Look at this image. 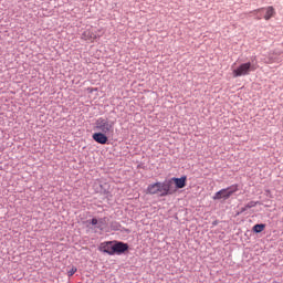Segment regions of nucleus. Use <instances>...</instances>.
Listing matches in <instances>:
<instances>
[{"label":"nucleus","mask_w":283,"mask_h":283,"mask_svg":"<svg viewBox=\"0 0 283 283\" xmlns=\"http://www.w3.org/2000/svg\"><path fill=\"white\" fill-rule=\"evenodd\" d=\"M113 255H123L126 251H129V244L123 241H113Z\"/></svg>","instance_id":"obj_4"},{"label":"nucleus","mask_w":283,"mask_h":283,"mask_svg":"<svg viewBox=\"0 0 283 283\" xmlns=\"http://www.w3.org/2000/svg\"><path fill=\"white\" fill-rule=\"evenodd\" d=\"M168 181H171V185L175 182V189H185V187H187V176L180 178L172 177L171 179H168Z\"/></svg>","instance_id":"obj_7"},{"label":"nucleus","mask_w":283,"mask_h":283,"mask_svg":"<svg viewBox=\"0 0 283 283\" xmlns=\"http://www.w3.org/2000/svg\"><path fill=\"white\" fill-rule=\"evenodd\" d=\"M247 211H249V208H247V206H244V207H242V208L240 209V212H239V213H244V212H247Z\"/></svg>","instance_id":"obj_18"},{"label":"nucleus","mask_w":283,"mask_h":283,"mask_svg":"<svg viewBox=\"0 0 283 283\" xmlns=\"http://www.w3.org/2000/svg\"><path fill=\"white\" fill-rule=\"evenodd\" d=\"M108 221H109V219L107 217L99 218L97 220L96 229H98V231H105V227H107Z\"/></svg>","instance_id":"obj_11"},{"label":"nucleus","mask_w":283,"mask_h":283,"mask_svg":"<svg viewBox=\"0 0 283 283\" xmlns=\"http://www.w3.org/2000/svg\"><path fill=\"white\" fill-rule=\"evenodd\" d=\"M115 125V120H112L107 117H99L95 120L94 129H96V132H102L112 136L114 134Z\"/></svg>","instance_id":"obj_1"},{"label":"nucleus","mask_w":283,"mask_h":283,"mask_svg":"<svg viewBox=\"0 0 283 283\" xmlns=\"http://www.w3.org/2000/svg\"><path fill=\"white\" fill-rule=\"evenodd\" d=\"M174 193H176V189L172 188L171 181H157V196H159V198L174 196Z\"/></svg>","instance_id":"obj_3"},{"label":"nucleus","mask_w":283,"mask_h":283,"mask_svg":"<svg viewBox=\"0 0 283 283\" xmlns=\"http://www.w3.org/2000/svg\"><path fill=\"white\" fill-rule=\"evenodd\" d=\"M87 222H88V224H92V227H95V229H96V227H98V219H96V218L87 220Z\"/></svg>","instance_id":"obj_16"},{"label":"nucleus","mask_w":283,"mask_h":283,"mask_svg":"<svg viewBox=\"0 0 283 283\" xmlns=\"http://www.w3.org/2000/svg\"><path fill=\"white\" fill-rule=\"evenodd\" d=\"M264 229H266V224H264V223H256V224L253 226L252 231L254 233H262V231H264Z\"/></svg>","instance_id":"obj_12"},{"label":"nucleus","mask_w":283,"mask_h":283,"mask_svg":"<svg viewBox=\"0 0 283 283\" xmlns=\"http://www.w3.org/2000/svg\"><path fill=\"white\" fill-rule=\"evenodd\" d=\"M260 205V201H250L245 205L247 209H253V207H258Z\"/></svg>","instance_id":"obj_15"},{"label":"nucleus","mask_w":283,"mask_h":283,"mask_svg":"<svg viewBox=\"0 0 283 283\" xmlns=\"http://www.w3.org/2000/svg\"><path fill=\"white\" fill-rule=\"evenodd\" d=\"M101 253H106L107 255H114V241L102 242L98 247Z\"/></svg>","instance_id":"obj_5"},{"label":"nucleus","mask_w":283,"mask_h":283,"mask_svg":"<svg viewBox=\"0 0 283 283\" xmlns=\"http://www.w3.org/2000/svg\"><path fill=\"white\" fill-rule=\"evenodd\" d=\"M229 198L231 197L228 193V190L223 188L214 193V196L212 197V200H229Z\"/></svg>","instance_id":"obj_9"},{"label":"nucleus","mask_w":283,"mask_h":283,"mask_svg":"<svg viewBox=\"0 0 283 283\" xmlns=\"http://www.w3.org/2000/svg\"><path fill=\"white\" fill-rule=\"evenodd\" d=\"M146 193L149 196H158V182L148 185Z\"/></svg>","instance_id":"obj_10"},{"label":"nucleus","mask_w":283,"mask_h":283,"mask_svg":"<svg viewBox=\"0 0 283 283\" xmlns=\"http://www.w3.org/2000/svg\"><path fill=\"white\" fill-rule=\"evenodd\" d=\"M226 191H228V196H233V193H235L238 191V185H232L229 186L228 188H226Z\"/></svg>","instance_id":"obj_13"},{"label":"nucleus","mask_w":283,"mask_h":283,"mask_svg":"<svg viewBox=\"0 0 283 283\" xmlns=\"http://www.w3.org/2000/svg\"><path fill=\"white\" fill-rule=\"evenodd\" d=\"M107 136H109L107 133H102L101 130H97V133H94L92 135V138L95 143H98V145H107V142L109 140Z\"/></svg>","instance_id":"obj_6"},{"label":"nucleus","mask_w":283,"mask_h":283,"mask_svg":"<svg viewBox=\"0 0 283 283\" xmlns=\"http://www.w3.org/2000/svg\"><path fill=\"white\" fill-rule=\"evenodd\" d=\"M258 66L251 62H245L239 65L237 69L232 71L233 78H240V76H249L251 72H255Z\"/></svg>","instance_id":"obj_2"},{"label":"nucleus","mask_w":283,"mask_h":283,"mask_svg":"<svg viewBox=\"0 0 283 283\" xmlns=\"http://www.w3.org/2000/svg\"><path fill=\"white\" fill-rule=\"evenodd\" d=\"M76 271H78V269H76V266H72V269H70L67 271V276L72 277V275H74V273H76Z\"/></svg>","instance_id":"obj_17"},{"label":"nucleus","mask_w":283,"mask_h":283,"mask_svg":"<svg viewBox=\"0 0 283 283\" xmlns=\"http://www.w3.org/2000/svg\"><path fill=\"white\" fill-rule=\"evenodd\" d=\"M120 222L118 221H112L111 222V229L112 231H120Z\"/></svg>","instance_id":"obj_14"},{"label":"nucleus","mask_w":283,"mask_h":283,"mask_svg":"<svg viewBox=\"0 0 283 283\" xmlns=\"http://www.w3.org/2000/svg\"><path fill=\"white\" fill-rule=\"evenodd\" d=\"M258 12L264 14L263 17L265 21H269L275 14V9L273 7L261 8L258 10Z\"/></svg>","instance_id":"obj_8"}]
</instances>
